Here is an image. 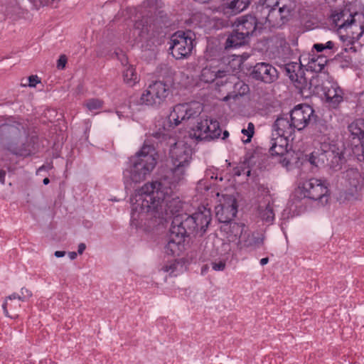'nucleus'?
I'll use <instances>...</instances> for the list:
<instances>
[{"label": "nucleus", "mask_w": 364, "mask_h": 364, "mask_svg": "<svg viewBox=\"0 0 364 364\" xmlns=\"http://www.w3.org/2000/svg\"><path fill=\"white\" fill-rule=\"evenodd\" d=\"M213 48H208L207 50H206V53H205V58L207 60H212V55H210V53L212 52H213Z\"/></svg>", "instance_id": "09e8293b"}, {"label": "nucleus", "mask_w": 364, "mask_h": 364, "mask_svg": "<svg viewBox=\"0 0 364 364\" xmlns=\"http://www.w3.org/2000/svg\"><path fill=\"white\" fill-rule=\"evenodd\" d=\"M273 129L276 132L277 137H284L288 140L291 138L293 140V135L296 129L293 126L289 114H283L275 120Z\"/></svg>", "instance_id": "aec40b11"}, {"label": "nucleus", "mask_w": 364, "mask_h": 364, "mask_svg": "<svg viewBox=\"0 0 364 364\" xmlns=\"http://www.w3.org/2000/svg\"><path fill=\"white\" fill-rule=\"evenodd\" d=\"M28 86L35 87L37 83L40 82V80L37 75H31L28 77Z\"/></svg>", "instance_id": "37998d69"}, {"label": "nucleus", "mask_w": 364, "mask_h": 364, "mask_svg": "<svg viewBox=\"0 0 364 364\" xmlns=\"http://www.w3.org/2000/svg\"><path fill=\"white\" fill-rule=\"evenodd\" d=\"M148 140L134 156L129 159L127 167L123 172L126 188L132 183H139L151 174L157 163V153L154 144H148Z\"/></svg>", "instance_id": "7ed1b4c3"}, {"label": "nucleus", "mask_w": 364, "mask_h": 364, "mask_svg": "<svg viewBox=\"0 0 364 364\" xmlns=\"http://www.w3.org/2000/svg\"><path fill=\"white\" fill-rule=\"evenodd\" d=\"M229 136V132L227 131V130H225L223 132V136H222V139L223 140H225Z\"/></svg>", "instance_id": "4d7b16f0"}, {"label": "nucleus", "mask_w": 364, "mask_h": 364, "mask_svg": "<svg viewBox=\"0 0 364 364\" xmlns=\"http://www.w3.org/2000/svg\"><path fill=\"white\" fill-rule=\"evenodd\" d=\"M70 259L73 260L77 257V253L75 252H70L68 253Z\"/></svg>", "instance_id": "603ef678"}, {"label": "nucleus", "mask_w": 364, "mask_h": 364, "mask_svg": "<svg viewBox=\"0 0 364 364\" xmlns=\"http://www.w3.org/2000/svg\"><path fill=\"white\" fill-rule=\"evenodd\" d=\"M195 1H198L200 4H205L208 2L210 0H194Z\"/></svg>", "instance_id": "680f3d73"}, {"label": "nucleus", "mask_w": 364, "mask_h": 364, "mask_svg": "<svg viewBox=\"0 0 364 364\" xmlns=\"http://www.w3.org/2000/svg\"><path fill=\"white\" fill-rule=\"evenodd\" d=\"M31 295L32 294L28 289L26 288H22L21 290V295L18 296V299L24 301L28 298H30Z\"/></svg>", "instance_id": "4c0bfd02"}, {"label": "nucleus", "mask_w": 364, "mask_h": 364, "mask_svg": "<svg viewBox=\"0 0 364 364\" xmlns=\"http://www.w3.org/2000/svg\"><path fill=\"white\" fill-rule=\"evenodd\" d=\"M44 185H48L50 183V180L48 178H45L43 181Z\"/></svg>", "instance_id": "bf43d9fd"}, {"label": "nucleus", "mask_w": 364, "mask_h": 364, "mask_svg": "<svg viewBox=\"0 0 364 364\" xmlns=\"http://www.w3.org/2000/svg\"><path fill=\"white\" fill-rule=\"evenodd\" d=\"M257 14V16L246 14L237 18L233 23L234 27L237 28V31L245 33L249 37L256 34L257 31L264 28L260 14Z\"/></svg>", "instance_id": "4468645a"}, {"label": "nucleus", "mask_w": 364, "mask_h": 364, "mask_svg": "<svg viewBox=\"0 0 364 364\" xmlns=\"http://www.w3.org/2000/svg\"><path fill=\"white\" fill-rule=\"evenodd\" d=\"M353 134L358 136V137L360 139L362 146L364 149V131L361 130L360 128L357 129V131H352Z\"/></svg>", "instance_id": "a19ab883"}, {"label": "nucleus", "mask_w": 364, "mask_h": 364, "mask_svg": "<svg viewBox=\"0 0 364 364\" xmlns=\"http://www.w3.org/2000/svg\"><path fill=\"white\" fill-rule=\"evenodd\" d=\"M67 58L65 55H62L60 56L59 59L57 61V68L59 70H63L65 68Z\"/></svg>", "instance_id": "ea45409f"}, {"label": "nucleus", "mask_w": 364, "mask_h": 364, "mask_svg": "<svg viewBox=\"0 0 364 364\" xmlns=\"http://www.w3.org/2000/svg\"><path fill=\"white\" fill-rule=\"evenodd\" d=\"M250 37L247 34L240 31H237V28L235 27L234 30L226 39L225 48L230 49L240 47L247 43Z\"/></svg>", "instance_id": "b1692460"}, {"label": "nucleus", "mask_w": 364, "mask_h": 364, "mask_svg": "<svg viewBox=\"0 0 364 364\" xmlns=\"http://www.w3.org/2000/svg\"><path fill=\"white\" fill-rule=\"evenodd\" d=\"M164 134H162L161 132H156L153 133V134H151V136H150L151 139H146L145 141H147V140H148L147 144H149V142H150L151 141H154V139H157V140H160L161 138H164Z\"/></svg>", "instance_id": "79ce46f5"}, {"label": "nucleus", "mask_w": 364, "mask_h": 364, "mask_svg": "<svg viewBox=\"0 0 364 364\" xmlns=\"http://www.w3.org/2000/svg\"><path fill=\"white\" fill-rule=\"evenodd\" d=\"M181 266L180 263L176 260L168 261L164 264L161 270L167 272L170 276H176L178 274V267Z\"/></svg>", "instance_id": "2f4dec72"}, {"label": "nucleus", "mask_w": 364, "mask_h": 364, "mask_svg": "<svg viewBox=\"0 0 364 364\" xmlns=\"http://www.w3.org/2000/svg\"><path fill=\"white\" fill-rule=\"evenodd\" d=\"M359 106L362 108L364 112V94H362L360 100H359Z\"/></svg>", "instance_id": "8fccbe9b"}, {"label": "nucleus", "mask_w": 364, "mask_h": 364, "mask_svg": "<svg viewBox=\"0 0 364 364\" xmlns=\"http://www.w3.org/2000/svg\"><path fill=\"white\" fill-rule=\"evenodd\" d=\"M320 159L321 164L334 171L340 170L345 161L343 151L336 145L328 143L321 144Z\"/></svg>", "instance_id": "f8f14e48"}, {"label": "nucleus", "mask_w": 364, "mask_h": 364, "mask_svg": "<svg viewBox=\"0 0 364 364\" xmlns=\"http://www.w3.org/2000/svg\"><path fill=\"white\" fill-rule=\"evenodd\" d=\"M221 132L218 120L205 116L200 117V120L193 125L190 136L198 141H210L219 138Z\"/></svg>", "instance_id": "9d476101"}, {"label": "nucleus", "mask_w": 364, "mask_h": 364, "mask_svg": "<svg viewBox=\"0 0 364 364\" xmlns=\"http://www.w3.org/2000/svg\"><path fill=\"white\" fill-rule=\"evenodd\" d=\"M314 135L318 140L323 141L322 143H326V140L329 139L328 135L331 132V128L326 121L322 119L316 121L314 124Z\"/></svg>", "instance_id": "cd10ccee"}, {"label": "nucleus", "mask_w": 364, "mask_h": 364, "mask_svg": "<svg viewBox=\"0 0 364 364\" xmlns=\"http://www.w3.org/2000/svg\"><path fill=\"white\" fill-rule=\"evenodd\" d=\"M7 301H5L3 305H2V308L4 309V314H6V316H8V310H7Z\"/></svg>", "instance_id": "5fc2aeb1"}, {"label": "nucleus", "mask_w": 364, "mask_h": 364, "mask_svg": "<svg viewBox=\"0 0 364 364\" xmlns=\"http://www.w3.org/2000/svg\"><path fill=\"white\" fill-rule=\"evenodd\" d=\"M203 110V105L199 102L178 104L173 107V111L167 118L168 127L174 128L181 123L187 125L194 124L195 120H200V118H198Z\"/></svg>", "instance_id": "423d86ee"}, {"label": "nucleus", "mask_w": 364, "mask_h": 364, "mask_svg": "<svg viewBox=\"0 0 364 364\" xmlns=\"http://www.w3.org/2000/svg\"><path fill=\"white\" fill-rule=\"evenodd\" d=\"M327 101L336 108L343 101V90L336 85H331L325 92Z\"/></svg>", "instance_id": "bb28decb"}, {"label": "nucleus", "mask_w": 364, "mask_h": 364, "mask_svg": "<svg viewBox=\"0 0 364 364\" xmlns=\"http://www.w3.org/2000/svg\"><path fill=\"white\" fill-rule=\"evenodd\" d=\"M65 251H55L54 253V255L56 257H62L65 256Z\"/></svg>", "instance_id": "3c124183"}, {"label": "nucleus", "mask_w": 364, "mask_h": 364, "mask_svg": "<svg viewBox=\"0 0 364 364\" xmlns=\"http://www.w3.org/2000/svg\"><path fill=\"white\" fill-rule=\"evenodd\" d=\"M328 185L326 180L311 178L301 183L296 193H299L304 198L318 200L321 205H324L328 200Z\"/></svg>", "instance_id": "6e6552de"}, {"label": "nucleus", "mask_w": 364, "mask_h": 364, "mask_svg": "<svg viewBox=\"0 0 364 364\" xmlns=\"http://www.w3.org/2000/svg\"><path fill=\"white\" fill-rule=\"evenodd\" d=\"M85 248H86L85 244L80 243L78 245V249H77L78 254H80V255L82 254L83 252L85 251Z\"/></svg>", "instance_id": "49530a36"}, {"label": "nucleus", "mask_w": 364, "mask_h": 364, "mask_svg": "<svg viewBox=\"0 0 364 364\" xmlns=\"http://www.w3.org/2000/svg\"><path fill=\"white\" fill-rule=\"evenodd\" d=\"M245 225L237 223H230L231 232L235 236L239 235L237 246L240 249L252 248L256 249L264 243V236L260 232L249 233L245 231Z\"/></svg>", "instance_id": "9b49d317"}, {"label": "nucleus", "mask_w": 364, "mask_h": 364, "mask_svg": "<svg viewBox=\"0 0 364 364\" xmlns=\"http://www.w3.org/2000/svg\"><path fill=\"white\" fill-rule=\"evenodd\" d=\"M171 93L170 85L157 80L149 85L139 98V104L153 108H159Z\"/></svg>", "instance_id": "1a4fd4ad"}, {"label": "nucleus", "mask_w": 364, "mask_h": 364, "mask_svg": "<svg viewBox=\"0 0 364 364\" xmlns=\"http://www.w3.org/2000/svg\"><path fill=\"white\" fill-rule=\"evenodd\" d=\"M28 134L23 121H9L0 126V142L4 149L17 156L27 157L32 154V146L21 139Z\"/></svg>", "instance_id": "20e7f679"}, {"label": "nucleus", "mask_w": 364, "mask_h": 364, "mask_svg": "<svg viewBox=\"0 0 364 364\" xmlns=\"http://www.w3.org/2000/svg\"><path fill=\"white\" fill-rule=\"evenodd\" d=\"M288 139L284 137H273L270 141L269 153L272 156H280L279 163L283 166H288L290 164L289 155L291 153L287 149Z\"/></svg>", "instance_id": "6ab92c4d"}, {"label": "nucleus", "mask_w": 364, "mask_h": 364, "mask_svg": "<svg viewBox=\"0 0 364 364\" xmlns=\"http://www.w3.org/2000/svg\"><path fill=\"white\" fill-rule=\"evenodd\" d=\"M294 8L293 0H265L256 13L260 14L264 28H278L289 20Z\"/></svg>", "instance_id": "39448f33"}, {"label": "nucleus", "mask_w": 364, "mask_h": 364, "mask_svg": "<svg viewBox=\"0 0 364 364\" xmlns=\"http://www.w3.org/2000/svg\"><path fill=\"white\" fill-rule=\"evenodd\" d=\"M6 171L0 170V182L1 184L5 183Z\"/></svg>", "instance_id": "de8ad7c7"}, {"label": "nucleus", "mask_w": 364, "mask_h": 364, "mask_svg": "<svg viewBox=\"0 0 364 364\" xmlns=\"http://www.w3.org/2000/svg\"><path fill=\"white\" fill-rule=\"evenodd\" d=\"M327 3L334 2L336 0H325Z\"/></svg>", "instance_id": "e2e57ef3"}, {"label": "nucleus", "mask_w": 364, "mask_h": 364, "mask_svg": "<svg viewBox=\"0 0 364 364\" xmlns=\"http://www.w3.org/2000/svg\"><path fill=\"white\" fill-rule=\"evenodd\" d=\"M308 157V161L311 165L315 166H318V164H321V160L320 159L321 156V149L317 151H314L311 153L309 155L306 156Z\"/></svg>", "instance_id": "f704fd0d"}, {"label": "nucleus", "mask_w": 364, "mask_h": 364, "mask_svg": "<svg viewBox=\"0 0 364 364\" xmlns=\"http://www.w3.org/2000/svg\"><path fill=\"white\" fill-rule=\"evenodd\" d=\"M353 11L348 6L333 11L331 15V21L338 31L348 30L352 26Z\"/></svg>", "instance_id": "412c9836"}, {"label": "nucleus", "mask_w": 364, "mask_h": 364, "mask_svg": "<svg viewBox=\"0 0 364 364\" xmlns=\"http://www.w3.org/2000/svg\"><path fill=\"white\" fill-rule=\"evenodd\" d=\"M212 267L215 271H223L224 270L225 267V262L224 261H219V262H214L212 263Z\"/></svg>", "instance_id": "58836bf2"}, {"label": "nucleus", "mask_w": 364, "mask_h": 364, "mask_svg": "<svg viewBox=\"0 0 364 364\" xmlns=\"http://www.w3.org/2000/svg\"><path fill=\"white\" fill-rule=\"evenodd\" d=\"M169 50L176 60L188 58L196 44L195 33L191 30L178 31L171 37Z\"/></svg>", "instance_id": "0eeeda50"}, {"label": "nucleus", "mask_w": 364, "mask_h": 364, "mask_svg": "<svg viewBox=\"0 0 364 364\" xmlns=\"http://www.w3.org/2000/svg\"><path fill=\"white\" fill-rule=\"evenodd\" d=\"M192 149L187 144L176 142L170 151L173 164L189 166L192 159Z\"/></svg>", "instance_id": "a211bd4d"}, {"label": "nucleus", "mask_w": 364, "mask_h": 364, "mask_svg": "<svg viewBox=\"0 0 364 364\" xmlns=\"http://www.w3.org/2000/svg\"><path fill=\"white\" fill-rule=\"evenodd\" d=\"M211 221V212L205 207L190 215L181 214L174 217L171 222L168 243L164 247L168 255H178L186 237L191 234L202 236Z\"/></svg>", "instance_id": "f03ea898"}, {"label": "nucleus", "mask_w": 364, "mask_h": 364, "mask_svg": "<svg viewBox=\"0 0 364 364\" xmlns=\"http://www.w3.org/2000/svg\"><path fill=\"white\" fill-rule=\"evenodd\" d=\"M284 70L299 93L304 94V91L310 88V83L305 77V72L301 62L288 63L284 65Z\"/></svg>", "instance_id": "ddd939ff"}, {"label": "nucleus", "mask_w": 364, "mask_h": 364, "mask_svg": "<svg viewBox=\"0 0 364 364\" xmlns=\"http://www.w3.org/2000/svg\"><path fill=\"white\" fill-rule=\"evenodd\" d=\"M124 81L130 86L138 82V77L132 66H129L123 71Z\"/></svg>", "instance_id": "7c9ffc66"}, {"label": "nucleus", "mask_w": 364, "mask_h": 364, "mask_svg": "<svg viewBox=\"0 0 364 364\" xmlns=\"http://www.w3.org/2000/svg\"><path fill=\"white\" fill-rule=\"evenodd\" d=\"M314 110L307 105H298L289 112L293 126L296 130H303L314 117Z\"/></svg>", "instance_id": "2eb2a0df"}, {"label": "nucleus", "mask_w": 364, "mask_h": 364, "mask_svg": "<svg viewBox=\"0 0 364 364\" xmlns=\"http://www.w3.org/2000/svg\"><path fill=\"white\" fill-rule=\"evenodd\" d=\"M241 132L247 136V139L245 140H242L245 144L249 143L251 141L252 137L255 133V126L253 123L250 122L247 124V129H242Z\"/></svg>", "instance_id": "c9c22d12"}, {"label": "nucleus", "mask_w": 364, "mask_h": 364, "mask_svg": "<svg viewBox=\"0 0 364 364\" xmlns=\"http://www.w3.org/2000/svg\"><path fill=\"white\" fill-rule=\"evenodd\" d=\"M148 28H146V29L144 30V28L142 29V31L140 32L139 35L140 36H143L145 33H148Z\"/></svg>", "instance_id": "052dcab7"}, {"label": "nucleus", "mask_w": 364, "mask_h": 364, "mask_svg": "<svg viewBox=\"0 0 364 364\" xmlns=\"http://www.w3.org/2000/svg\"><path fill=\"white\" fill-rule=\"evenodd\" d=\"M85 106L90 111H94L102 108V102L99 99L92 98L86 101Z\"/></svg>", "instance_id": "72a5a7b5"}, {"label": "nucleus", "mask_w": 364, "mask_h": 364, "mask_svg": "<svg viewBox=\"0 0 364 364\" xmlns=\"http://www.w3.org/2000/svg\"><path fill=\"white\" fill-rule=\"evenodd\" d=\"M20 296L19 294L14 293L11 295L9 296L7 299L9 300L16 299H18V296Z\"/></svg>", "instance_id": "6e6d98bb"}, {"label": "nucleus", "mask_w": 364, "mask_h": 364, "mask_svg": "<svg viewBox=\"0 0 364 364\" xmlns=\"http://www.w3.org/2000/svg\"><path fill=\"white\" fill-rule=\"evenodd\" d=\"M251 77L264 83H272L278 78L277 69L267 63H257L250 73Z\"/></svg>", "instance_id": "f3484780"}, {"label": "nucleus", "mask_w": 364, "mask_h": 364, "mask_svg": "<svg viewBox=\"0 0 364 364\" xmlns=\"http://www.w3.org/2000/svg\"><path fill=\"white\" fill-rule=\"evenodd\" d=\"M259 214L261 219L265 222L272 223L274 220L273 203L269 202L265 206L259 205Z\"/></svg>", "instance_id": "c756f323"}, {"label": "nucleus", "mask_w": 364, "mask_h": 364, "mask_svg": "<svg viewBox=\"0 0 364 364\" xmlns=\"http://www.w3.org/2000/svg\"><path fill=\"white\" fill-rule=\"evenodd\" d=\"M173 167L171 169V181L170 183L174 188L176 184L181 182L185 176L186 169L188 166L183 165L173 164Z\"/></svg>", "instance_id": "c85d7f7f"}, {"label": "nucleus", "mask_w": 364, "mask_h": 364, "mask_svg": "<svg viewBox=\"0 0 364 364\" xmlns=\"http://www.w3.org/2000/svg\"><path fill=\"white\" fill-rule=\"evenodd\" d=\"M245 171V168L242 167L237 166L234 168V175L240 176H241Z\"/></svg>", "instance_id": "c03bdc74"}, {"label": "nucleus", "mask_w": 364, "mask_h": 364, "mask_svg": "<svg viewBox=\"0 0 364 364\" xmlns=\"http://www.w3.org/2000/svg\"><path fill=\"white\" fill-rule=\"evenodd\" d=\"M228 70L218 68L217 66H206L200 73V80L205 83H211L217 78H222L228 75Z\"/></svg>", "instance_id": "5701e85b"}, {"label": "nucleus", "mask_w": 364, "mask_h": 364, "mask_svg": "<svg viewBox=\"0 0 364 364\" xmlns=\"http://www.w3.org/2000/svg\"><path fill=\"white\" fill-rule=\"evenodd\" d=\"M163 17H164L163 15H161V18H163ZM166 18H167V17L166 16L165 19L161 18V23L164 24V26H166Z\"/></svg>", "instance_id": "13d9d810"}, {"label": "nucleus", "mask_w": 364, "mask_h": 364, "mask_svg": "<svg viewBox=\"0 0 364 364\" xmlns=\"http://www.w3.org/2000/svg\"><path fill=\"white\" fill-rule=\"evenodd\" d=\"M168 182L164 179L144 184L131 198V223L138 226L144 220L153 221L152 225L162 224L167 218L181 215L182 203Z\"/></svg>", "instance_id": "f257e3e1"}, {"label": "nucleus", "mask_w": 364, "mask_h": 364, "mask_svg": "<svg viewBox=\"0 0 364 364\" xmlns=\"http://www.w3.org/2000/svg\"><path fill=\"white\" fill-rule=\"evenodd\" d=\"M269 262V258L268 257H264V258H262L260 259V264L264 266L265 264H267Z\"/></svg>", "instance_id": "864d4df0"}, {"label": "nucleus", "mask_w": 364, "mask_h": 364, "mask_svg": "<svg viewBox=\"0 0 364 364\" xmlns=\"http://www.w3.org/2000/svg\"><path fill=\"white\" fill-rule=\"evenodd\" d=\"M237 213V200L230 195L225 196L223 202L216 207V217L220 223H230L236 217Z\"/></svg>", "instance_id": "dca6fc26"}, {"label": "nucleus", "mask_w": 364, "mask_h": 364, "mask_svg": "<svg viewBox=\"0 0 364 364\" xmlns=\"http://www.w3.org/2000/svg\"><path fill=\"white\" fill-rule=\"evenodd\" d=\"M350 21L352 26L349 29H352V38L359 40L364 34V11H353Z\"/></svg>", "instance_id": "393cba45"}, {"label": "nucleus", "mask_w": 364, "mask_h": 364, "mask_svg": "<svg viewBox=\"0 0 364 364\" xmlns=\"http://www.w3.org/2000/svg\"><path fill=\"white\" fill-rule=\"evenodd\" d=\"M52 165L50 164H48L47 165H43L41 166L37 171V172H40L41 171H48L52 168Z\"/></svg>", "instance_id": "a18cd8bd"}, {"label": "nucleus", "mask_w": 364, "mask_h": 364, "mask_svg": "<svg viewBox=\"0 0 364 364\" xmlns=\"http://www.w3.org/2000/svg\"><path fill=\"white\" fill-rule=\"evenodd\" d=\"M346 178L351 191L357 192L363 187V179L357 169L350 168L346 171Z\"/></svg>", "instance_id": "a878e982"}, {"label": "nucleus", "mask_w": 364, "mask_h": 364, "mask_svg": "<svg viewBox=\"0 0 364 364\" xmlns=\"http://www.w3.org/2000/svg\"><path fill=\"white\" fill-rule=\"evenodd\" d=\"M140 24L141 23H136V25H135L136 28H138Z\"/></svg>", "instance_id": "0e129e2a"}, {"label": "nucleus", "mask_w": 364, "mask_h": 364, "mask_svg": "<svg viewBox=\"0 0 364 364\" xmlns=\"http://www.w3.org/2000/svg\"><path fill=\"white\" fill-rule=\"evenodd\" d=\"M252 0H227L219 6V11L227 18L236 16L246 10Z\"/></svg>", "instance_id": "4be33fe9"}, {"label": "nucleus", "mask_w": 364, "mask_h": 364, "mask_svg": "<svg viewBox=\"0 0 364 364\" xmlns=\"http://www.w3.org/2000/svg\"><path fill=\"white\" fill-rule=\"evenodd\" d=\"M250 170H247V176H250Z\"/></svg>", "instance_id": "69168bd1"}, {"label": "nucleus", "mask_w": 364, "mask_h": 364, "mask_svg": "<svg viewBox=\"0 0 364 364\" xmlns=\"http://www.w3.org/2000/svg\"><path fill=\"white\" fill-rule=\"evenodd\" d=\"M326 63V60L323 58H318L316 60L312 59L311 62L309 63V67L312 71L320 73L323 70Z\"/></svg>", "instance_id": "473e14b6"}, {"label": "nucleus", "mask_w": 364, "mask_h": 364, "mask_svg": "<svg viewBox=\"0 0 364 364\" xmlns=\"http://www.w3.org/2000/svg\"><path fill=\"white\" fill-rule=\"evenodd\" d=\"M334 46V43L331 41L326 42V44L323 43H316L314 45L313 48L317 52H322L325 49H332Z\"/></svg>", "instance_id": "e433bc0d"}]
</instances>
